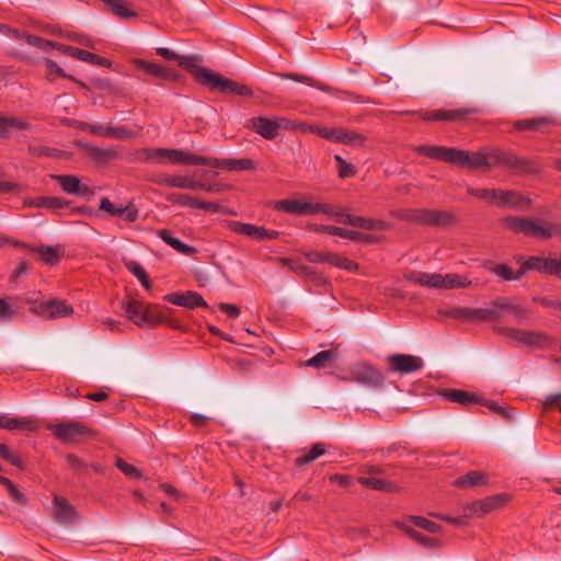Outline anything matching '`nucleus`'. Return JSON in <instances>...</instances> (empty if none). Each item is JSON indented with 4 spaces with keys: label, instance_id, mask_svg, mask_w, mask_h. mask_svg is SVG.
I'll list each match as a JSON object with an SVG mask.
<instances>
[{
    "label": "nucleus",
    "instance_id": "f257e3e1",
    "mask_svg": "<svg viewBox=\"0 0 561 561\" xmlns=\"http://www.w3.org/2000/svg\"><path fill=\"white\" fill-rule=\"evenodd\" d=\"M454 164L470 170L490 169L499 165L517 172L538 171L533 162L497 149H482L479 151L456 149Z\"/></svg>",
    "mask_w": 561,
    "mask_h": 561
},
{
    "label": "nucleus",
    "instance_id": "f03ea898",
    "mask_svg": "<svg viewBox=\"0 0 561 561\" xmlns=\"http://www.w3.org/2000/svg\"><path fill=\"white\" fill-rule=\"evenodd\" d=\"M504 228L522 233L528 238L547 240L561 236V224L548 221L543 218L507 216L502 220Z\"/></svg>",
    "mask_w": 561,
    "mask_h": 561
},
{
    "label": "nucleus",
    "instance_id": "7ed1b4c3",
    "mask_svg": "<svg viewBox=\"0 0 561 561\" xmlns=\"http://www.w3.org/2000/svg\"><path fill=\"white\" fill-rule=\"evenodd\" d=\"M404 278L411 283L421 285L427 288L435 289H456L467 288L471 286V280L460 274H439V273H425V272H410L404 275Z\"/></svg>",
    "mask_w": 561,
    "mask_h": 561
},
{
    "label": "nucleus",
    "instance_id": "20e7f679",
    "mask_svg": "<svg viewBox=\"0 0 561 561\" xmlns=\"http://www.w3.org/2000/svg\"><path fill=\"white\" fill-rule=\"evenodd\" d=\"M201 84L207 87L211 91H219L227 94L252 96L253 91L250 87L239 84L208 68L202 67L196 70V78Z\"/></svg>",
    "mask_w": 561,
    "mask_h": 561
},
{
    "label": "nucleus",
    "instance_id": "39448f33",
    "mask_svg": "<svg viewBox=\"0 0 561 561\" xmlns=\"http://www.w3.org/2000/svg\"><path fill=\"white\" fill-rule=\"evenodd\" d=\"M141 159L154 163H173L186 165H202L205 162L204 156L185 152L180 149L153 148L144 149Z\"/></svg>",
    "mask_w": 561,
    "mask_h": 561
},
{
    "label": "nucleus",
    "instance_id": "423d86ee",
    "mask_svg": "<svg viewBox=\"0 0 561 561\" xmlns=\"http://www.w3.org/2000/svg\"><path fill=\"white\" fill-rule=\"evenodd\" d=\"M467 192L497 207L523 208L529 201L515 191L468 187Z\"/></svg>",
    "mask_w": 561,
    "mask_h": 561
},
{
    "label": "nucleus",
    "instance_id": "0eeeda50",
    "mask_svg": "<svg viewBox=\"0 0 561 561\" xmlns=\"http://www.w3.org/2000/svg\"><path fill=\"white\" fill-rule=\"evenodd\" d=\"M274 208L296 216H311L331 213L329 204L312 202L311 197L276 201L274 203Z\"/></svg>",
    "mask_w": 561,
    "mask_h": 561
},
{
    "label": "nucleus",
    "instance_id": "6e6552de",
    "mask_svg": "<svg viewBox=\"0 0 561 561\" xmlns=\"http://www.w3.org/2000/svg\"><path fill=\"white\" fill-rule=\"evenodd\" d=\"M51 434L65 444H76L93 435V431L81 422L70 421L48 425Z\"/></svg>",
    "mask_w": 561,
    "mask_h": 561
},
{
    "label": "nucleus",
    "instance_id": "1a4fd4ad",
    "mask_svg": "<svg viewBox=\"0 0 561 561\" xmlns=\"http://www.w3.org/2000/svg\"><path fill=\"white\" fill-rule=\"evenodd\" d=\"M30 311L45 319H58L72 314L73 308L65 300H27Z\"/></svg>",
    "mask_w": 561,
    "mask_h": 561
},
{
    "label": "nucleus",
    "instance_id": "9d476101",
    "mask_svg": "<svg viewBox=\"0 0 561 561\" xmlns=\"http://www.w3.org/2000/svg\"><path fill=\"white\" fill-rule=\"evenodd\" d=\"M504 333L517 343L530 347H546L552 342V339L541 331L505 329Z\"/></svg>",
    "mask_w": 561,
    "mask_h": 561
},
{
    "label": "nucleus",
    "instance_id": "9b49d317",
    "mask_svg": "<svg viewBox=\"0 0 561 561\" xmlns=\"http://www.w3.org/2000/svg\"><path fill=\"white\" fill-rule=\"evenodd\" d=\"M505 502L503 495L488 496L477 500L463 507V516L467 518H479L501 507Z\"/></svg>",
    "mask_w": 561,
    "mask_h": 561
},
{
    "label": "nucleus",
    "instance_id": "f8f14e48",
    "mask_svg": "<svg viewBox=\"0 0 561 561\" xmlns=\"http://www.w3.org/2000/svg\"><path fill=\"white\" fill-rule=\"evenodd\" d=\"M479 111L476 107H463L457 110H436L421 113V117L424 121L436 122H459L465 121L469 116L477 114Z\"/></svg>",
    "mask_w": 561,
    "mask_h": 561
},
{
    "label": "nucleus",
    "instance_id": "ddd939ff",
    "mask_svg": "<svg viewBox=\"0 0 561 561\" xmlns=\"http://www.w3.org/2000/svg\"><path fill=\"white\" fill-rule=\"evenodd\" d=\"M410 219L424 225L448 226L455 221V216L447 211L416 209L410 215Z\"/></svg>",
    "mask_w": 561,
    "mask_h": 561
},
{
    "label": "nucleus",
    "instance_id": "4468645a",
    "mask_svg": "<svg viewBox=\"0 0 561 561\" xmlns=\"http://www.w3.org/2000/svg\"><path fill=\"white\" fill-rule=\"evenodd\" d=\"M390 370L399 374H411L423 368L421 357L408 354H393L388 357Z\"/></svg>",
    "mask_w": 561,
    "mask_h": 561
},
{
    "label": "nucleus",
    "instance_id": "2eb2a0df",
    "mask_svg": "<svg viewBox=\"0 0 561 561\" xmlns=\"http://www.w3.org/2000/svg\"><path fill=\"white\" fill-rule=\"evenodd\" d=\"M352 378L366 386H378L383 381V375L368 363H358L351 369Z\"/></svg>",
    "mask_w": 561,
    "mask_h": 561
},
{
    "label": "nucleus",
    "instance_id": "dca6fc26",
    "mask_svg": "<svg viewBox=\"0 0 561 561\" xmlns=\"http://www.w3.org/2000/svg\"><path fill=\"white\" fill-rule=\"evenodd\" d=\"M202 165H208L211 168L227 169L228 171H249L256 168V163L249 158L241 159H218L205 157V162Z\"/></svg>",
    "mask_w": 561,
    "mask_h": 561
},
{
    "label": "nucleus",
    "instance_id": "f3484780",
    "mask_svg": "<svg viewBox=\"0 0 561 561\" xmlns=\"http://www.w3.org/2000/svg\"><path fill=\"white\" fill-rule=\"evenodd\" d=\"M167 301L174 306L184 307L188 309H194L197 307L207 308V302L205 299L195 291H185V293H173L169 294L164 297Z\"/></svg>",
    "mask_w": 561,
    "mask_h": 561
},
{
    "label": "nucleus",
    "instance_id": "a211bd4d",
    "mask_svg": "<svg viewBox=\"0 0 561 561\" xmlns=\"http://www.w3.org/2000/svg\"><path fill=\"white\" fill-rule=\"evenodd\" d=\"M125 312L129 320L136 325L149 324L152 322V314L149 306L137 299H129L125 306Z\"/></svg>",
    "mask_w": 561,
    "mask_h": 561
},
{
    "label": "nucleus",
    "instance_id": "6ab92c4d",
    "mask_svg": "<svg viewBox=\"0 0 561 561\" xmlns=\"http://www.w3.org/2000/svg\"><path fill=\"white\" fill-rule=\"evenodd\" d=\"M167 201L174 204L180 205L184 207H191V208H199L206 211L215 213L218 210V206L215 203L201 201L196 197L186 195V194H180V193H170L167 195Z\"/></svg>",
    "mask_w": 561,
    "mask_h": 561
},
{
    "label": "nucleus",
    "instance_id": "aec40b11",
    "mask_svg": "<svg viewBox=\"0 0 561 561\" xmlns=\"http://www.w3.org/2000/svg\"><path fill=\"white\" fill-rule=\"evenodd\" d=\"M308 228L316 232L328 233L331 236H339V237L347 238V239L355 240V241H365V242L373 241V237H370V236H367V234H364L362 232L354 231V230H347V229H344L341 227L312 224V225H309Z\"/></svg>",
    "mask_w": 561,
    "mask_h": 561
},
{
    "label": "nucleus",
    "instance_id": "412c9836",
    "mask_svg": "<svg viewBox=\"0 0 561 561\" xmlns=\"http://www.w3.org/2000/svg\"><path fill=\"white\" fill-rule=\"evenodd\" d=\"M53 179L60 185L64 192L78 196H88L92 194L91 188L82 184L76 175H53Z\"/></svg>",
    "mask_w": 561,
    "mask_h": 561
},
{
    "label": "nucleus",
    "instance_id": "4be33fe9",
    "mask_svg": "<svg viewBox=\"0 0 561 561\" xmlns=\"http://www.w3.org/2000/svg\"><path fill=\"white\" fill-rule=\"evenodd\" d=\"M232 230L237 233L247 236L256 241L265 240V239H276L278 236L277 231L267 230L263 227L254 226L252 224L245 222H234L232 225Z\"/></svg>",
    "mask_w": 561,
    "mask_h": 561
},
{
    "label": "nucleus",
    "instance_id": "5701e85b",
    "mask_svg": "<svg viewBox=\"0 0 561 561\" xmlns=\"http://www.w3.org/2000/svg\"><path fill=\"white\" fill-rule=\"evenodd\" d=\"M414 150L427 158L454 164L456 148L443 146H417Z\"/></svg>",
    "mask_w": 561,
    "mask_h": 561
},
{
    "label": "nucleus",
    "instance_id": "b1692460",
    "mask_svg": "<svg viewBox=\"0 0 561 561\" xmlns=\"http://www.w3.org/2000/svg\"><path fill=\"white\" fill-rule=\"evenodd\" d=\"M135 65L146 73L162 80L174 81L178 75L170 68H167L157 62H150L142 59H136Z\"/></svg>",
    "mask_w": 561,
    "mask_h": 561
},
{
    "label": "nucleus",
    "instance_id": "393cba45",
    "mask_svg": "<svg viewBox=\"0 0 561 561\" xmlns=\"http://www.w3.org/2000/svg\"><path fill=\"white\" fill-rule=\"evenodd\" d=\"M37 427V422L32 417H10L8 415L0 414V428L34 432Z\"/></svg>",
    "mask_w": 561,
    "mask_h": 561
},
{
    "label": "nucleus",
    "instance_id": "a878e982",
    "mask_svg": "<svg viewBox=\"0 0 561 561\" xmlns=\"http://www.w3.org/2000/svg\"><path fill=\"white\" fill-rule=\"evenodd\" d=\"M59 49H61L65 54L71 56L78 60H81V61H85V62H89L92 65H98V66H103V67L111 66V62L108 59L101 57L99 55L92 54L84 49H80V48L72 47V46H65V45H60Z\"/></svg>",
    "mask_w": 561,
    "mask_h": 561
},
{
    "label": "nucleus",
    "instance_id": "bb28decb",
    "mask_svg": "<svg viewBox=\"0 0 561 561\" xmlns=\"http://www.w3.org/2000/svg\"><path fill=\"white\" fill-rule=\"evenodd\" d=\"M55 518L61 524L73 523L77 518L75 507L64 497H54Z\"/></svg>",
    "mask_w": 561,
    "mask_h": 561
},
{
    "label": "nucleus",
    "instance_id": "cd10ccee",
    "mask_svg": "<svg viewBox=\"0 0 561 561\" xmlns=\"http://www.w3.org/2000/svg\"><path fill=\"white\" fill-rule=\"evenodd\" d=\"M157 53L168 60H178L179 65L188 70L194 76V78H196V70L202 68L197 66V58L194 56H180L165 47H159Z\"/></svg>",
    "mask_w": 561,
    "mask_h": 561
},
{
    "label": "nucleus",
    "instance_id": "c85d7f7f",
    "mask_svg": "<svg viewBox=\"0 0 561 561\" xmlns=\"http://www.w3.org/2000/svg\"><path fill=\"white\" fill-rule=\"evenodd\" d=\"M440 396L450 402L459 403L465 407L481 402L480 398L477 396L460 389H445L440 392Z\"/></svg>",
    "mask_w": 561,
    "mask_h": 561
},
{
    "label": "nucleus",
    "instance_id": "c756f323",
    "mask_svg": "<svg viewBox=\"0 0 561 561\" xmlns=\"http://www.w3.org/2000/svg\"><path fill=\"white\" fill-rule=\"evenodd\" d=\"M250 127L263 138L272 140L278 135L274 119L266 117H254L250 121Z\"/></svg>",
    "mask_w": 561,
    "mask_h": 561
},
{
    "label": "nucleus",
    "instance_id": "7c9ffc66",
    "mask_svg": "<svg viewBox=\"0 0 561 561\" xmlns=\"http://www.w3.org/2000/svg\"><path fill=\"white\" fill-rule=\"evenodd\" d=\"M25 207L48 208V209H62L69 206V202L61 197H36L26 198L24 201Z\"/></svg>",
    "mask_w": 561,
    "mask_h": 561
},
{
    "label": "nucleus",
    "instance_id": "2f4dec72",
    "mask_svg": "<svg viewBox=\"0 0 561 561\" xmlns=\"http://www.w3.org/2000/svg\"><path fill=\"white\" fill-rule=\"evenodd\" d=\"M554 124V119L550 117H538L530 119H522L514 123V127L517 130H531L537 133H543L547 128Z\"/></svg>",
    "mask_w": 561,
    "mask_h": 561
},
{
    "label": "nucleus",
    "instance_id": "473e14b6",
    "mask_svg": "<svg viewBox=\"0 0 561 561\" xmlns=\"http://www.w3.org/2000/svg\"><path fill=\"white\" fill-rule=\"evenodd\" d=\"M552 264V257H543V256H530L522 264V270L524 274L527 271H537L542 274L550 275Z\"/></svg>",
    "mask_w": 561,
    "mask_h": 561
},
{
    "label": "nucleus",
    "instance_id": "72a5a7b5",
    "mask_svg": "<svg viewBox=\"0 0 561 561\" xmlns=\"http://www.w3.org/2000/svg\"><path fill=\"white\" fill-rule=\"evenodd\" d=\"M401 529L410 538H412L413 540H415L416 542H419L420 545H422L425 548L436 549V548L440 547V541L438 539L430 538V537L422 535L421 533L415 530L412 526L408 525L407 523H403L401 525Z\"/></svg>",
    "mask_w": 561,
    "mask_h": 561
},
{
    "label": "nucleus",
    "instance_id": "f704fd0d",
    "mask_svg": "<svg viewBox=\"0 0 561 561\" xmlns=\"http://www.w3.org/2000/svg\"><path fill=\"white\" fill-rule=\"evenodd\" d=\"M336 352L334 350H325L317 353L313 357L306 362V366L316 369L329 367L331 363L336 358Z\"/></svg>",
    "mask_w": 561,
    "mask_h": 561
},
{
    "label": "nucleus",
    "instance_id": "c9c22d12",
    "mask_svg": "<svg viewBox=\"0 0 561 561\" xmlns=\"http://www.w3.org/2000/svg\"><path fill=\"white\" fill-rule=\"evenodd\" d=\"M159 237L167 244H169L170 247H172L174 250H176L178 252H180L182 254L191 255V254L195 253V251H196L195 248L187 245L184 242H182L180 239L173 237L169 230H165V229L160 230Z\"/></svg>",
    "mask_w": 561,
    "mask_h": 561
},
{
    "label": "nucleus",
    "instance_id": "e433bc0d",
    "mask_svg": "<svg viewBox=\"0 0 561 561\" xmlns=\"http://www.w3.org/2000/svg\"><path fill=\"white\" fill-rule=\"evenodd\" d=\"M347 221H350V226L366 230L381 231L388 227V224L385 220L370 219L360 216H355L354 219H348Z\"/></svg>",
    "mask_w": 561,
    "mask_h": 561
},
{
    "label": "nucleus",
    "instance_id": "4c0bfd02",
    "mask_svg": "<svg viewBox=\"0 0 561 561\" xmlns=\"http://www.w3.org/2000/svg\"><path fill=\"white\" fill-rule=\"evenodd\" d=\"M327 453L325 444L323 443H316L313 444L308 451H306L304 455L299 456L295 460L296 466H305L307 463H310L324 455Z\"/></svg>",
    "mask_w": 561,
    "mask_h": 561
},
{
    "label": "nucleus",
    "instance_id": "58836bf2",
    "mask_svg": "<svg viewBox=\"0 0 561 561\" xmlns=\"http://www.w3.org/2000/svg\"><path fill=\"white\" fill-rule=\"evenodd\" d=\"M486 483V477L480 471H470L465 476H461L455 481V485L458 488H469L476 485H482Z\"/></svg>",
    "mask_w": 561,
    "mask_h": 561
},
{
    "label": "nucleus",
    "instance_id": "ea45409f",
    "mask_svg": "<svg viewBox=\"0 0 561 561\" xmlns=\"http://www.w3.org/2000/svg\"><path fill=\"white\" fill-rule=\"evenodd\" d=\"M124 264L127 271L130 272L146 289L151 288V283L149 280L148 274L138 262L134 260H127L124 262Z\"/></svg>",
    "mask_w": 561,
    "mask_h": 561
},
{
    "label": "nucleus",
    "instance_id": "a19ab883",
    "mask_svg": "<svg viewBox=\"0 0 561 561\" xmlns=\"http://www.w3.org/2000/svg\"><path fill=\"white\" fill-rule=\"evenodd\" d=\"M358 483H360L363 486L367 489L376 491H394V485L392 483L379 478L360 477L358 478Z\"/></svg>",
    "mask_w": 561,
    "mask_h": 561
},
{
    "label": "nucleus",
    "instance_id": "79ce46f5",
    "mask_svg": "<svg viewBox=\"0 0 561 561\" xmlns=\"http://www.w3.org/2000/svg\"><path fill=\"white\" fill-rule=\"evenodd\" d=\"M41 260L48 265H55L60 257L61 249L59 247L42 245L36 249Z\"/></svg>",
    "mask_w": 561,
    "mask_h": 561
},
{
    "label": "nucleus",
    "instance_id": "37998d69",
    "mask_svg": "<svg viewBox=\"0 0 561 561\" xmlns=\"http://www.w3.org/2000/svg\"><path fill=\"white\" fill-rule=\"evenodd\" d=\"M489 270L496 276L501 277L503 280H515L524 276V271L522 267L516 273H514L512 268L506 264L492 265L489 267Z\"/></svg>",
    "mask_w": 561,
    "mask_h": 561
},
{
    "label": "nucleus",
    "instance_id": "c03bdc74",
    "mask_svg": "<svg viewBox=\"0 0 561 561\" xmlns=\"http://www.w3.org/2000/svg\"><path fill=\"white\" fill-rule=\"evenodd\" d=\"M366 141V137L362 134H358L354 130L348 129H340L339 142L350 146L359 147L363 146Z\"/></svg>",
    "mask_w": 561,
    "mask_h": 561
},
{
    "label": "nucleus",
    "instance_id": "a18cd8bd",
    "mask_svg": "<svg viewBox=\"0 0 561 561\" xmlns=\"http://www.w3.org/2000/svg\"><path fill=\"white\" fill-rule=\"evenodd\" d=\"M26 123L19 121L12 117H1L0 116V136H7L12 129H24L26 128Z\"/></svg>",
    "mask_w": 561,
    "mask_h": 561
},
{
    "label": "nucleus",
    "instance_id": "49530a36",
    "mask_svg": "<svg viewBox=\"0 0 561 561\" xmlns=\"http://www.w3.org/2000/svg\"><path fill=\"white\" fill-rule=\"evenodd\" d=\"M409 520L431 534H438L442 531V526L422 516H410Z\"/></svg>",
    "mask_w": 561,
    "mask_h": 561
},
{
    "label": "nucleus",
    "instance_id": "de8ad7c7",
    "mask_svg": "<svg viewBox=\"0 0 561 561\" xmlns=\"http://www.w3.org/2000/svg\"><path fill=\"white\" fill-rule=\"evenodd\" d=\"M85 149L88 153L96 160L104 161L115 157V151L113 149H104L96 146H87Z\"/></svg>",
    "mask_w": 561,
    "mask_h": 561
},
{
    "label": "nucleus",
    "instance_id": "09e8293b",
    "mask_svg": "<svg viewBox=\"0 0 561 561\" xmlns=\"http://www.w3.org/2000/svg\"><path fill=\"white\" fill-rule=\"evenodd\" d=\"M334 255L331 252L310 251L306 253V259L311 263H329L332 265Z\"/></svg>",
    "mask_w": 561,
    "mask_h": 561
},
{
    "label": "nucleus",
    "instance_id": "8fccbe9b",
    "mask_svg": "<svg viewBox=\"0 0 561 561\" xmlns=\"http://www.w3.org/2000/svg\"><path fill=\"white\" fill-rule=\"evenodd\" d=\"M112 12L119 18H135L137 16L136 12L128 8L126 0H118L111 8Z\"/></svg>",
    "mask_w": 561,
    "mask_h": 561
},
{
    "label": "nucleus",
    "instance_id": "3c124183",
    "mask_svg": "<svg viewBox=\"0 0 561 561\" xmlns=\"http://www.w3.org/2000/svg\"><path fill=\"white\" fill-rule=\"evenodd\" d=\"M0 456L16 468H23V461L7 445L0 444Z\"/></svg>",
    "mask_w": 561,
    "mask_h": 561
},
{
    "label": "nucleus",
    "instance_id": "603ef678",
    "mask_svg": "<svg viewBox=\"0 0 561 561\" xmlns=\"http://www.w3.org/2000/svg\"><path fill=\"white\" fill-rule=\"evenodd\" d=\"M329 207L331 208V213H323V215L334 217L339 222L344 225H350L348 219H354L355 216H352L347 213L346 209L336 207L334 205L329 204Z\"/></svg>",
    "mask_w": 561,
    "mask_h": 561
},
{
    "label": "nucleus",
    "instance_id": "864d4df0",
    "mask_svg": "<svg viewBox=\"0 0 561 561\" xmlns=\"http://www.w3.org/2000/svg\"><path fill=\"white\" fill-rule=\"evenodd\" d=\"M172 187L196 191L197 181L185 175H174Z\"/></svg>",
    "mask_w": 561,
    "mask_h": 561
},
{
    "label": "nucleus",
    "instance_id": "5fc2aeb1",
    "mask_svg": "<svg viewBox=\"0 0 561 561\" xmlns=\"http://www.w3.org/2000/svg\"><path fill=\"white\" fill-rule=\"evenodd\" d=\"M116 467L127 477L141 479L142 473L135 466L125 462L122 458H117L115 462Z\"/></svg>",
    "mask_w": 561,
    "mask_h": 561
},
{
    "label": "nucleus",
    "instance_id": "6e6d98bb",
    "mask_svg": "<svg viewBox=\"0 0 561 561\" xmlns=\"http://www.w3.org/2000/svg\"><path fill=\"white\" fill-rule=\"evenodd\" d=\"M497 318L493 309H472L471 321H491Z\"/></svg>",
    "mask_w": 561,
    "mask_h": 561
},
{
    "label": "nucleus",
    "instance_id": "4d7b16f0",
    "mask_svg": "<svg viewBox=\"0 0 561 561\" xmlns=\"http://www.w3.org/2000/svg\"><path fill=\"white\" fill-rule=\"evenodd\" d=\"M44 65L46 68V76L49 80L66 76L64 70L51 59H45Z\"/></svg>",
    "mask_w": 561,
    "mask_h": 561
},
{
    "label": "nucleus",
    "instance_id": "13d9d810",
    "mask_svg": "<svg viewBox=\"0 0 561 561\" xmlns=\"http://www.w3.org/2000/svg\"><path fill=\"white\" fill-rule=\"evenodd\" d=\"M280 77L284 79H289V80H294L297 82H301V83H305V84H308L311 87H317L320 90L327 91V88L318 85L316 83V81L308 76H304V75H299V73H283V75H280Z\"/></svg>",
    "mask_w": 561,
    "mask_h": 561
},
{
    "label": "nucleus",
    "instance_id": "bf43d9fd",
    "mask_svg": "<svg viewBox=\"0 0 561 561\" xmlns=\"http://www.w3.org/2000/svg\"><path fill=\"white\" fill-rule=\"evenodd\" d=\"M446 314L457 320L471 321L472 309L466 307H457L447 311Z\"/></svg>",
    "mask_w": 561,
    "mask_h": 561
},
{
    "label": "nucleus",
    "instance_id": "052dcab7",
    "mask_svg": "<svg viewBox=\"0 0 561 561\" xmlns=\"http://www.w3.org/2000/svg\"><path fill=\"white\" fill-rule=\"evenodd\" d=\"M226 185L221 183L207 184L202 181H197L196 191H205L207 193L218 194L226 190Z\"/></svg>",
    "mask_w": 561,
    "mask_h": 561
},
{
    "label": "nucleus",
    "instance_id": "680f3d73",
    "mask_svg": "<svg viewBox=\"0 0 561 561\" xmlns=\"http://www.w3.org/2000/svg\"><path fill=\"white\" fill-rule=\"evenodd\" d=\"M273 119H274V124H275L277 133L280 129L293 130V129L298 128V124L296 122L290 121L286 117H274Z\"/></svg>",
    "mask_w": 561,
    "mask_h": 561
},
{
    "label": "nucleus",
    "instance_id": "e2e57ef3",
    "mask_svg": "<svg viewBox=\"0 0 561 561\" xmlns=\"http://www.w3.org/2000/svg\"><path fill=\"white\" fill-rule=\"evenodd\" d=\"M100 209L108 213L112 216H119L123 206H115L108 198L103 197L100 201Z\"/></svg>",
    "mask_w": 561,
    "mask_h": 561
},
{
    "label": "nucleus",
    "instance_id": "0e129e2a",
    "mask_svg": "<svg viewBox=\"0 0 561 561\" xmlns=\"http://www.w3.org/2000/svg\"><path fill=\"white\" fill-rule=\"evenodd\" d=\"M340 129L322 127L317 129V134L328 140L339 142Z\"/></svg>",
    "mask_w": 561,
    "mask_h": 561
},
{
    "label": "nucleus",
    "instance_id": "69168bd1",
    "mask_svg": "<svg viewBox=\"0 0 561 561\" xmlns=\"http://www.w3.org/2000/svg\"><path fill=\"white\" fill-rule=\"evenodd\" d=\"M332 265L341 267V268H344V270H347V271H353V270L357 268V264H355L354 262H352L347 257L339 256L336 254L334 255V259L332 261Z\"/></svg>",
    "mask_w": 561,
    "mask_h": 561
},
{
    "label": "nucleus",
    "instance_id": "338daca9",
    "mask_svg": "<svg viewBox=\"0 0 561 561\" xmlns=\"http://www.w3.org/2000/svg\"><path fill=\"white\" fill-rule=\"evenodd\" d=\"M26 43L32 45V46L42 47L44 49H46L48 47H55L56 46L53 42L43 39V38H41L38 36H35V35H27L26 36Z\"/></svg>",
    "mask_w": 561,
    "mask_h": 561
},
{
    "label": "nucleus",
    "instance_id": "774afa93",
    "mask_svg": "<svg viewBox=\"0 0 561 561\" xmlns=\"http://www.w3.org/2000/svg\"><path fill=\"white\" fill-rule=\"evenodd\" d=\"M118 217H122L124 220L128 222H133L136 221L138 218V210L134 206L122 207Z\"/></svg>",
    "mask_w": 561,
    "mask_h": 561
}]
</instances>
